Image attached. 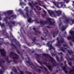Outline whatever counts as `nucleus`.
Segmentation results:
<instances>
[{"instance_id": "nucleus-1", "label": "nucleus", "mask_w": 74, "mask_h": 74, "mask_svg": "<svg viewBox=\"0 0 74 74\" xmlns=\"http://www.w3.org/2000/svg\"><path fill=\"white\" fill-rule=\"evenodd\" d=\"M52 19L50 18H48L47 19V21L45 20L42 21H41L39 22L38 21H37L35 22V23H40V24H42V25H46V23H48L49 22V25H50V26H52V25H54L55 23V22L51 21V20Z\"/></svg>"}, {"instance_id": "nucleus-2", "label": "nucleus", "mask_w": 74, "mask_h": 74, "mask_svg": "<svg viewBox=\"0 0 74 74\" xmlns=\"http://www.w3.org/2000/svg\"><path fill=\"white\" fill-rule=\"evenodd\" d=\"M12 56V58L13 59V62H14L15 64H16V63H18V62L15 60V59H18L19 58V56L17 54H16V53H14V52L11 51V52L10 55V57L11 58V56ZM13 56H15L16 57H14Z\"/></svg>"}, {"instance_id": "nucleus-3", "label": "nucleus", "mask_w": 74, "mask_h": 74, "mask_svg": "<svg viewBox=\"0 0 74 74\" xmlns=\"http://www.w3.org/2000/svg\"><path fill=\"white\" fill-rule=\"evenodd\" d=\"M6 17L4 18V21H5L6 24H8V25H10V23H11V24H13L14 26L15 25V23H16V22H15V21H10V22H8V21H7V20L6 19Z\"/></svg>"}, {"instance_id": "nucleus-4", "label": "nucleus", "mask_w": 74, "mask_h": 74, "mask_svg": "<svg viewBox=\"0 0 74 74\" xmlns=\"http://www.w3.org/2000/svg\"><path fill=\"white\" fill-rule=\"evenodd\" d=\"M49 58L52 59V60L51 61V63H52V65H53V66L56 67V64H57V62L55 61V60H54L53 58L51 56H49Z\"/></svg>"}, {"instance_id": "nucleus-5", "label": "nucleus", "mask_w": 74, "mask_h": 74, "mask_svg": "<svg viewBox=\"0 0 74 74\" xmlns=\"http://www.w3.org/2000/svg\"><path fill=\"white\" fill-rule=\"evenodd\" d=\"M5 51V50L4 49H0V53L1 56L5 57V56H6V55H5V52H4Z\"/></svg>"}, {"instance_id": "nucleus-6", "label": "nucleus", "mask_w": 74, "mask_h": 74, "mask_svg": "<svg viewBox=\"0 0 74 74\" xmlns=\"http://www.w3.org/2000/svg\"><path fill=\"white\" fill-rule=\"evenodd\" d=\"M2 34L4 36H5L6 38H9V36H8V34L5 32L4 30H2Z\"/></svg>"}, {"instance_id": "nucleus-7", "label": "nucleus", "mask_w": 74, "mask_h": 74, "mask_svg": "<svg viewBox=\"0 0 74 74\" xmlns=\"http://www.w3.org/2000/svg\"><path fill=\"white\" fill-rule=\"evenodd\" d=\"M43 64L44 65L46 66V67H47L50 71H52V69L51 68V66H49L48 65V63L47 62H44Z\"/></svg>"}, {"instance_id": "nucleus-8", "label": "nucleus", "mask_w": 74, "mask_h": 74, "mask_svg": "<svg viewBox=\"0 0 74 74\" xmlns=\"http://www.w3.org/2000/svg\"><path fill=\"white\" fill-rule=\"evenodd\" d=\"M57 40L58 41L57 43L56 44V47H60V46H61V44L60 42V40H59V38H57Z\"/></svg>"}, {"instance_id": "nucleus-9", "label": "nucleus", "mask_w": 74, "mask_h": 74, "mask_svg": "<svg viewBox=\"0 0 74 74\" xmlns=\"http://www.w3.org/2000/svg\"><path fill=\"white\" fill-rule=\"evenodd\" d=\"M33 30H34V31L35 33H36V35H38V33H39V34H41V33L40 31H39V32H38V30H36L35 27H33Z\"/></svg>"}, {"instance_id": "nucleus-10", "label": "nucleus", "mask_w": 74, "mask_h": 74, "mask_svg": "<svg viewBox=\"0 0 74 74\" xmlns=\"http://www.w3.org/2000/svg\"><path fill=\"white\" fill-rule=\"evenodd\" d=\"M54 5H56V7H57V8H61V7H63V5H64V4H62V3H61L60 5H61V6L59 7V5L58 4H56V3H54Z\"/></svg>"}, {"instance_id": "nucleus-11", "label": "nucleus", "mask_w": 74, "mask_h": 74, "mask_svg": "<svg viewBox=\"0 0 74 74\" xmlns=\"http://www.w3.org/2000/svg\"><path fill=\"white\" fill-rule=\"evenodd\" d=\"M56 12L58 16H60L62 14V12L60 10H58L56 11Z\"/></svg>"}, {"instance_id": "nucleus-12", "label": "nucleus", "mask_w": 74, "mask_h": 74, "mask_svg": "<svg viewBox=\"0 0 74 74\" xmlns=\"http://www.w3.org/2000/svg\"><path fill=\"white\" fill-rule=\"evenodd\" d=\"M13 13V11L12 10H9L7 11V14L9 15H11Z\"/></svg>"}, {"instance_id": "nucleus-13", "label": "nucleus", "mask_w": 74, "mask_h": 74, "mask_svg": "<svg viewBox=\"0 0 74 74\" xmlns=\"http://www.w3.org/2000/svg\"><path fill=\"white\" fill-rule=\"evenodd\" d=\"M67 51L70 55H71V54L74 53V52L71 50H68Z\"/></svg>"}, {"instance_id": "nucleus-14", "label": "nucleus", "mask_w": 74, "mask_h": 74, "mask_svg": "<svg viewBox=\"0 0 74 74\" xmlns=\"http://www.w3.org/2000/svg\"><path fill=\"white\" fill-rule=\"evenodd\" d=\"M43 33L45 34L46 36H47V34H49L48 29L46 30L45 32H44Z\"/></svg>"}, {"instance_id": "nucleus-15", "label": "nucleus", "mask_w": 74, "mask_h": 74, "mask_svg": "<svg viewBox=\"0 0 74 74\" xmlns=\"http://www.w3.org/2000/svg\"><path fill=\"white\" fill-rule=\"evenodd\" d=\"M4 60H5L7 62H8V63H10L11 62L12 60H10V61H9V59L8 58H5Z\"/></svg>"}, {"instance_id": "nucleus-16", "label": "nucleus", "mask_w": 74, "mask_h": 74, "mask_svg": "<svg viewBox=\"0 0 74 74\" xmlns=\"http://www.w3.org/2000/svg\"><path fill=\"white\" fill-rule=\"evenodd\" d=\"M51 34H53V37L54 38H55V37L56 36L55 35V34H56V33L55 32H53V31H51Z\"/></svg>"}, {"instance_id": "nucleus-17", "label": "nucleus", "mask_w": 74, "mask_h": 74, "mask_svg": "<svg viewBox=\"0 0 74 74\" xmlns=\"http://www.w3.org/2000/svg\"><path fill=\"white\" fill-rule=\"evenodd\" d=\"M48 12L49 14L50 15H52V14H54V12H53V11H51V12L50 10H48Z\"/></svg>"}, {"instance_id": "nucleus-18", "label": "nucleus", "mask_w": 74, "mask_h": 74, "mask_svg": "<svg viewBox=\"0 0 74 74\" xmlns=\"http://www.w3.org/2000/svg\"><path fill=\"white\" fill-rule=\"evenodd\" d=\"M38 67H40V69H44V70H45V71H47V69H46V68L45 67H41L39 66H38Z\"/></svg>"}, {"instance_id": "nucleus-19", "label": "nucleus", "mask_w": 74, "mask_h": 74, "mask_svg": "<svg viewBox=\"0 0 74 74\" xmlns=\"http://www.w3.org/2000/svg\"><path fill=\"white\" fill-rule=\"evenodd\" d=\"M38 67H40V69H44V70H45V71H47V69H46V68L45 67H41L39 66H38Z\"/></svg>"}, {"instance_id": "nucleus-20", "label": "nucleus", "mask_w": 74, "mask_h": 74, "mask_svg": "<svg viewBox=\"0 0 74 74\" xmlns=\"http://www.w3.org/2000/svg\"><path fill=\"white\" fill-rule=\"evenodd\" d=\"M27 12H26V15L27 16V18H29V11L27 9L26 10Z\"/></svg>"}, {"instance_id": "nucleus-21", "label": "nucleus", "mask_w": 74, "mask_h": 74, "mask_svg": "<svg viewBox=\"0 0 74 74\" xmlns=\"http://www.w3.org/2000/svg\"><path fill=\"white\" fill-rule=\"evenodd\" d=\"M67 48H66L64 47H61V50L63 52H65V50H64V49H67Z\"/></svg>"}, {"instance_id": "nucleus-22", "label": "nucleus", "mask_w": 74, "mask_h": 74, "mask_svg": "<svg viewBox=\"0 0 74 74\" xmlns=\"http://www.w3.org/2000/svg\"><path fill=\"white\" fill-rule=\"evenodd\" d=\"M65 21L64 22V23H65L66 24H67L69 22V21H70V20H69V19H65Z\"/></svg>"}, {"instance_id": "nucleus-23", "label": "nucleus", "mask_w": 74, "mask_h": 74, "mask_svg": "<svg viewBox=\"0 0 74 74\" xmlns=\"http://www.w3.org/2000/svg\"><path fill=\"white\" fill-rule=\"evenodd\" d=\"M1 62V61H0V67H1L3 70H5L4 68L3 67V63Z\"/></svg>"}, {"instance_id": "nucleus-24", "label": "nucleus", "mask_w": 74, "mask_h": 74, "mask_svg": "<svg viewBox=\"0 0 74 74\" xmlns=\"http://www.w3.org/2000/svg\"><path fill=\"white\" fill-rule=\"evenodd\" d=\"M11 17L13 19H15L16 18V15L15 14L12 15L11 16Z\"/></svg>"}, {"instance_id": "nucleus-25", "label": "nucleus", "mask_w": 74, "mask_h": 74, "mask_svg": "<svg viewBox=\"0 0 74 74\" xmlns=\"http://www.w3.org/2000/svg\"><path fill=\"white\" fill-rule=\"evenodd\" d=\"M62 68L64 71L66 70V68H67V65L64 66L63 67H62Z\"/></svg>"}, {"instance_id": "nucleus-26", "label": "nucleus", "mask_w": 74, "mask_h": 74, "mask_svg": "<svg viewBox=\"0 0 74 74\" xmlns=\"http://www.w3.org/2000/svg\"><path fill=\"white\" fill-rule=\"evenodd\" d=\"M10 46H11V47H12V46H13V47H14L16 49V46L14 44H13V43H11L10 44Z\"/></svg>"}, {"instance_id": "nucleus-27", "label": "nucleus", "mask_w": 74, "mask_h": 74, "mask_svg": "<svg viewBox=\"0 0 74 74\" xmlns=\"http://www.w3.org/2000/svg\"><path fill=\"white\" fill-rule=\"evenodd\" d=\"M43 56H45V57H48V56H49V55L46 53H43L42 54Z\"/></svg>"}, {"instance_id": "nucleus-28", "label": "nucleus", "mask_w": 74, "mask_h": 74, "mask_svg": "<svg viewBox=\"0 0 74 74\" xmlns=\"http://www.w3.org/2000/svg\"><path fill=\"white\" fill-rule=\"evenodd\" d=\"M16 51L17 53H18V54H20L21 55V56H22V53H20V52L19 51L18 49H16Z\"/></svg>"}, {"instance_id": "nucleus-29", "label": "nucleus", "mask_w": 74, "mask_h": 74, "mask_svg": "<svg viewBox=\"0 0 74 74\" xmlns=\"http://www.w3.org/2000/svg\"><path fill=\"white\" fill-rule=\"evenodd\" d=\"M36 8L38 10H41V8L38 6V5H36L35 6Z\"/></svg>"}, {"instance_id": "nucleus-30", "label": "nucleus", "mask_w": 74, "mask_h": 74, "mask_svg": "<svg viewBox=\"0 0 74 74\" xmlns=\"http://www.w3.org/2000/svg\"><path fill=\"white\" fill-rule=\"evenodd\" d=\"M29 65H30V66H33L34 67L35 69H37V66L36 65V66H35L34 65H33V63H32L31 64H29Z\"/></svg>"}, {"instance_id": "nucleus-31", "label": "nucleus", "mask_w": 74, "mask_h": 74, "mask_svg": "<svg viewBox=\"0 0 74 74\" xmlns=\"http://www.w3.org/2000/svg\"><path fill=\"white\" fill-rule=\"evenodd\" d=\"M49 47H50V48L49 49V50H51V49H53V50H55V48H54V47H53L52 45H50V46H49Z\"/></svg>"}, {"instance_id": "nucleus-32", "label": "nucleus", "mask_w": 74, "mask_h": 74, "mask_svg": "<svg viewBox=\"0 0 74 74\" xmlns=\"http://www.w3.org/2000/svg\"><path fill=\"white\" fill-rule=\"evenodd\" d=\"M32 18L31 17L28 19V22L29 23H31L32 22Z\"/></svg>"}, {"instance_id": "nucleus-33", "label": "nucleus", "mask_w": 74, "mask_h": 74, "mask_svg": "<svg viewBox=\"0 0 74 74\" xmlns=\"http://www.w3.org/2000/svg\"><path fill=\"white\" fill-rule=\"evenodd\" d=\"M60 44H63L64 42V39L63 38H62V40H60Z\"/></svg>"}, {"instance_id": "nucleus-34", "label": "nucleus", "mask_w": 74, "mask_h": 74, "mask_svg": "<svg viewBox=\"0 0 74 74\" xmlns=\"http://www.w3.org/2000/svg\"><path fill=\"white\" fill-rule=\"evenodd\" d=\"M20 5H23V4H24V3L23 2H22V0H20Z\"/></svg>"}, {"instance_id": "nucleus-35", "label": "nucleus", "mask_w": 74, "mask_h": 74, "mask_svg": "<svg viewBox=\"0 0 74 74\" xmlns=\"http://www.w3.org/2000/svg\"><path fill=\"white\" fill-rule=\"evenodd\" d=\"M29 5L30 6L31 8H33V6L32 5V3H29Z\"/></svg>"}, {"instance_id": "nucleus-36", "label": "nucleus", "mask_w": 74, "mask_h": 74, "mask_svg": "<svg viewBox=\"0 0 74 74\" xmlns=\"http://www.w3.org/2000/svg\"><path fill=\"white\" fill-rule=\"evenodd\" d=\"M14 69L13 70V71L15 73H17V69L15 67H14Z\"/></svg>"}, {"instance_id": "nucleus-37", "label": "nucleus", "mask_w": 74, "mask_h": 74, "mask_svg": "<svg viewBox=\"0 0 74 74\" xmlns=\"http://www.w3.org/2000/svg\"><path fill=\"white\" fill-rule=\"evenodd\" d=\"M47 42L48 43H47V47H49L51 45L49 43H50V42L48 41Z\"/></svg>"}, {"instance_id": "nucleus-38", "label": "nucleus", "mask_w": 74, "mask_h": 74, "mask_svg": "<svg viewBox=\"0 0 74 74\" xmlns=\"http://www.w3.org/2000/svg\"><path fill=\"white\" fill-rule=\"evenodd\" d=\"M70 33L71 34V36H73V35L74 36V34L73 33L74 31H71L70 32Z\"/></svg>"}, {"instance_id": "nucleus-39", "label": "nucleus", "mask_w": 74, "mask_h": 74, "mask_svg": "<svg viewBox=\"0 0 74 74\" xmlns=\"http://www.w3.org/2000/svg\"><path fill=\"white\" fill-rule=\"evenodd\" d=\"M36 71H38L40 73H41V70L40 69H36V70H35Z\"/></svg>"}, {"instance_id": "nucleus-40", "label": "nucleus", "mask_w": 74, "mask_h": 74, "mask_svg": "<svg viewBox=\"0 0 74 74\" xmlns=\"http://www.w3.org/2000/svg\"><path fill=\"white\" fill-rule=\"evenodd\" d=\"M56 58L58 62H59V58L58 57V56H56Z\"/></svg>"}, {"instance_id": "nucleus-41", "label": "nucleus", "mask_w": 74, "mask_h": 74, "mask_svg": "<svg viewBox=\"0 0 74 74\" xmlns=\"http://www.w3.org/2000/svg\"><path fill=\"white\" fill-rule=\"evenodd\" d=\"M19 72L20 73V74H24V72L23 71H19Z\"/></svg>"}, {"instance_id": "nucleus-42", "label": "nucleus", "mask_w": 74, "mask_h": 74, "mask_svg": "<svg viewBox=\"0 0 74 74\" xmlns=\"http://www.w3.org/2000/svg\"><path fill=\"white\" fill-rule=\"evenodd\" d=\"M74 70H72V69H71V71H69V73H70V74H71V72H73V73H74Z\"/></svg>"}, {"instance_id": "nucleus-43", "label": "nucleus", "mask_w": 74, "mask_h": 74, "mask_svg": "<svg viewBox=\"0 0 74 74\" xmlns=\"http://www.w3.org/2000/svg\"><path fill=\"white\" fill-rule=\"evenodd\" d=\"M41 38L42 40H46V41H47V39L46 38L45 39H44V38L42 37V36L41 37Z\"/></svg>"}, {"instance_id": "nucleus-44", "label": "nucleus", "mask_w": 74, "mask_h": 74, "mask_svg": "<svg viewBox=\"0 0 74 74\" xmlns=\"http://www.w3.org/2000/svg\"><path fill=\"white\" fill-rule=\"evenodd\" d=\"M35 55H36L37 57H40V55L38 54L37 53H35Z\"/></svg>"}, {"instance_id": "nucleus-45", "label": "nucleus", "mask_w": 74, "mask_h": 74, "mask_svg": "<svg viewBox=\"0 0 74 74\" xmlns=\"http://www.w3.org/2000/svg\"><path fill=\"white\" fill-rule=\"evenodd\" d=\"M61 57L60 58V61L62 62V61L63 60V56H62V55H61Z\"/></svg>"}, {"instance_id": "nucleus-46", "label": "nucleus", "mask_w": 74, "mask_h": 74, "mask_svg": "<svg viewBox=\"0 0 74 74\" xmlns=\"http://www.w3.org/2000/svg\"><path fill=\"white\" fill-rule=\"evenodd\" d=\"M66 29V28L65 27H62V28H61V29L62 31H64V30H65V29Z\"/></svg>"}, {"instance_id": "nucleus-47", "label": "nucleus", "mask_w": 74, "mask_h": 74, "mask_svg": "<svg viewBox=\"0 0 74 74\" xmlns=\"http://www.w3.org/2000/svg\"><path fill=\"white\" fill-rule=\"evenodd\" d=\"M64 1L66 2V3H68L69 2V0H63Z\"/></svg>"}, {"instance_id": "nucleus-48", "label": "nucleus", "mask_w": 74, "mask_h": 74, "mask_svg": "<svg viewBox=\"0 0 74 74\" xmlns=\"http://www.w3.org/2000/svg\"><path fill=\"white\" fill-rule=\"evenodd\" d=\"M1 27H3L4 26V23H3V24H1L0 25Z\"/></svg>"}, {"instance_id": "nucleus-49", "label": "nucleus", "mask_w": 74, "mask_h": 74, "mask_svg": "<svg viewBox=\"0 0 74 74\" xmlns=\"http://www.w3.org/2000/svg\"><path fill=\"white\" fill-rule=\"evenodd\" d=\"M25 72L26 73H27V74H32V73L30 72H29L27 71H25Z\"/></svg>"}, {"instance_id": "nucleus-50", "label": "nucleus", "mask_w": 74, "mask_h": 74, "mask_svg": "<svg viewBox=\"0 0 74 74\" xmlns=\"http://www.w3.org/2000/svg\"><path fill=\"white\" fill-rule=\"evenodd\" d=\"M69 65L70 66H72V63L71 62L70 63H68Z\"/></svg>"}, {"instance_id": "nucleus-51", "label": "nucleus", "mask_w": 74, "mask_h": 74, "mask_svg": "<svg viewBox=\"0 0 74 74\" xmlns=\"http://www.w3.org/2000/svg\"><path fill=\"white\" fill-rule=\"evenodd\" d=\"M18 11L20 12V13L21 14H22L23 15V12H22V11H21V10H19Z\"/></svg>"}, {"instance_id": "nucleus-52", "label": "nucleus", "mask_w": 74, "mask_h": 74, "mask_svg": "<svg viewBox=\"0 0 74 74\" xmlns=\"http://www.w3.org/2000/svg\"><path fill=\"white\" fill-rule=\"evenodd\" d=\"M11 18H12V17H11V16L9 17H8L7 16L6 17V19H11Z\"/></svg>"}, {"instance_id": "nucleus-53", "label": "nucleus", "mask_w": 74, "mask_h": 74, "mask_svg": "<svg viewBox=\"0 0 74 74\" xmlns=\"http://www.w3.org/2000/svg\"><path fill=\"white\" fill-rule=\"evenodd\" d=\"M10 36H11L12 37L14 38V37L13 36V35H12V33L10 32Z\"/></svg>"}, {"instance_id": "nucleus-54", "label": "nucleus", "mask_w": 74, "mask_h": 74, "mask_svg": "<svg viewBox=\"0 0 74 74\" xmlns=\"http://www.w3.org/2000/svg\"><path fill=\"white\" fill-rule=\"evenodd\" d=\"M71 21H72V24H73L74 23V19H71Z\"/></svg>"}, {"instance_id": "nucleus-55", "label": "nucleus", "mask_w": 74, "mask_h": 74, "mask_svg": "<svg viewBox=\"0 0 74 74\" xmlns=\"http://www.w3.org/2000/svg\"><path fill=\"white\" fill-rule=\"evenodd\" d=\"M0 73H1V74H3V73H4V71H3L1 70V69Z\"/></svg>"}, {"instance_id": "nucleus-56", "label": "nucleus", "mask_w": 74, "mask_h": 74, "mask_svg": "<svg viewBox=\"0 0 74 74\" xmlns=\"http://www.w3.org/2000/svg\"><path fill=\"white\" fill-rule=\"evenodd\" d=\"M69 43H70V46H73V44H72V43H71V42L70 41V42H69Z\"/></svg>"}, {"instance_id": "nucleus-57", "label": "nucleus", "mask_w": 74, "mask_h": 74, "mask_svg": "<svg viewBox=\"0 0 74 74\" xmlns=\"http://www.w3.org/2000/svg\"><path fill=\"white\" fill-rule=\"evenodd\" d=\"M1 62H3V63H5V61H3V60H1Z\"/></svg>"}, {"instance_id": "nucleus-58", "label": "nucleus", "mask_w": 74, "mask_h": 74, "mask_svg": "<svg viewBox=\"0 0 74 74\" xmlns=\"http://www.w3.org/2000/svg\"><path fill=\"white\" fill-rule=\"evenodd\" d=\"M63 18H66V19H67V17H66V16L65 15H64V16H63Z\"/></svg>"}, {"instance_id": "nucleus-59", "label": "nucleus", "mask_w": 74, "mask_h": 74, "mask_svg": "<svg viewBox=\"0 0 74 74\" xmlns=\"http://www.w3.org/2000/svg\"><path fill=\"white\" fill-rule=\"evenodd\" d=\"M23 30V27H21V29H20V32H21V33H22V30Z\"/></svg>"}, {"instance_id": "nucleus-60", "label": "nucleus", "mask_w": 74, "mask_h": 74, "mask_svg": "<svg viewBox=\"0 0 74 74\" xmlns=\"http://www.w3.org/2000/svg\"><path fill=\"white\" fill-rule=\"evenodd\" d=\"M58 53L59 55H63V53H62V52H61L60 53Z\"/></svg>"}, {"instance_id": "nucleus-61", "label": "nucleus", "mask_w": 74, "mask_h": 74, "mask_svg": "<svg viewBox=\"0 0 74 74\" xmlns=\"http://www.w3.org/2000/svg\"><path fill=\"white\" fill-rule=\"evenodd\" d=\"M3 44V42H1V41H0V45H1Z\"/></svg>"}, {"instance_id": "nucleus-62", "label": "nucleus", "mask_w": 74, "mask_h": 74, "mask_svg": "<svg viewBox=\"0 0 74 74\" xmlns=\"http://www.w3.org/2000/svg\"><path fill=\"white\" fill-rule=\"evenodd\" d=\"M43 7H44V8H45V9H46V10H47V7H46V6H45V5H43Z\"/></svg>"}, {"instance_id": "nucleus-63", "label": "nucleus", "mask_w": 74, "mask_h": 74, "mask_svg": "<svg viewBox=\"0 0 74 74\" xmlns=\"http://www.w3.org/2000/svg\"><path fill=\"white\" fill-rule=\"evenodd\" d=\"M64 72L66 74H67V73H68V71H67L64 70Z\"/></svg>"}, {"instance_id": "nucleus-64", "label": "nucleus", "mask_w": 74, "mask_h": 74, "mask_svg": "<svg viewBox=\"0 0 74 74\" xmlns=\"http://www.w3.org/2000/svg\"><path fill=\"white\" fill-rule=\"evenodd\" d=\"M9 27L10 29H11V28L12 27V25H9Z\"/></svg>"}]
</instances>
